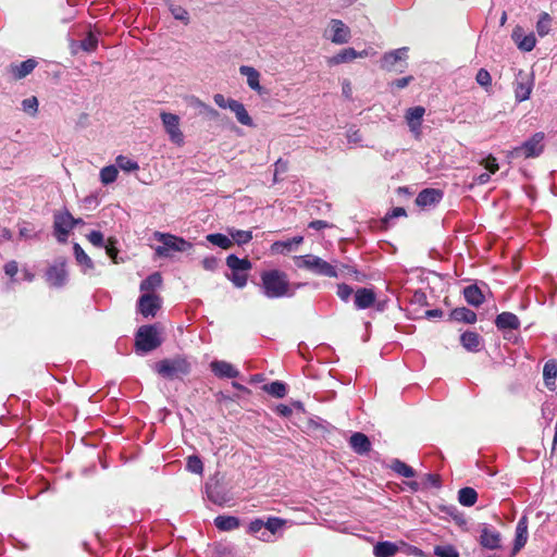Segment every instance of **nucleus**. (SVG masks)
<instances>
[{"label":"nucleus","mask_w":557,"mask_h":557,"mask_svg":"<svg viewBox=\"0 0 557 557\" xmlns=\"http://www.w3.org/2000/svg\"><path fill=\"white\" fill-rule=\"evenodd\" d=\"M332 36L331 41L336 45H343L350 39V29L343 21L333 18L330 22Z\"/></svg>","instance_id":"obj_16"},{"label":"nucleus","mask_w":557,"mask_h":557,"mask_svg":"<svg viewBox=\"0 0 557 557\" xmlns=\"http://www.w3.org/2000/svg\"><path fill=\"white\" fill-rule=\"evenodd\" d=\"M463 297L466 301L473 307H480L485 300L482 290L476 284L466 286L463 288Z\"/></svg>","instance_id":"obj_27"},{"label":"nucleus","mask_w":557,"mask_h":557,"mask_svg":"<svg viewBox=\"0 0 557 557\" xmlns=\"http://www.w3.org/2000/svg\"><path fill=\"white\" fill-rule=\"evenodd\" d=\"M74 256L79 264L85 265L88 269H94V262L90 257L84 251L79 244L75 243L73 246Z\"/></svg>","instance_id":"obj_40"},{"label":"nucleus","mask_w":557,"mask_h":557,"mask_svg":"<svg viewBox=\"0 0 557 557\" xmlns=\"http://www.w3.org/2000/svg\"><path fill=\"white\" fill-rule=\"evenodd\" d=\"M276 412L282 416V417H289L292 416L293 413V410L289 406L287 405H284V404H280L277 407H276Z\"/></svg>","instance_id":"obj_61"},{"label":"nucleus","mask_w":557,"mask_h":557,"mask_svg":"<svg viewBox=\"0 0 557 557\" xmlns=\"http://www.w3.org/2000/svg\"><path fill=\"white\" fill-rule=\"evenodd\" d=\"M495 325L498 330H518L520 320L515 313L505 311L496 317Z\"/></svg>","instance_id":"obj_26"},{"label":"nucleus","mask_w":557,"mask_h":557,"mask_svg":"<svg viewBox=\"0 0 557 557\" xmlns=\"http://www.w3.org/2000/svg\"><path fill=\"white\" fill-rule=\"evenodd\" d=\"M106 248L107 255L113 260L116 258L119 250L115 247V240L109 238L108 244L103 246Z\"/></svg>","instance_id":"obj_58"},{"label":"nucleus","mask_w":557,"mask_h":557,"mask_svg":"<svg viewBox=\"0 0 557 557\" xmlns=\"http://www.w3.org/2000/svg\"><path fill=\"white\" fill-rule=\"evenodd\" d=\"M376 301V294L372 288L361 287L355 292V307L358 310L371 308Z\"/></svg>","instance_id":"obj_17"},{"label":"nucleus","mask_w":557,"mask_h":557,"mask_svg":"<svg viewBox=\"0 0 557 557\" xmlns=\"http://www.w3.org/2000/svg\"><path fill=\"white\" fill-rule=\"evenodd\" d=\"M162 284V276L159 272H154L147 276L144 281L140 283V290L141 292H149L153 290L154 288L161 286Z\"/></svg>","instance_id":"obj_38"},{"label":"nucleus","mask_w":557,"mask_h":557,"mask_svg":"<svg viewBox=\"0 0 557 557\" xmlns=\"http://www.w3.org/2000/svg\"><path fill=\"white\" fill-rule=\"evenodd\" d=\"M406 215H407V212H406L405 208L396 207V208H393V210L387 214V218L394 219V218L406 216Z\"/></svg>","instance_id":"obj_62"},{"label":"nucleus","mask_w":557,"mask_h":557,"mask_svg":"<svg viewBox=\"0 0 557 557\" xmlns=\"http://www.w3.org/2000/svg\"><path fill=\"white\" fill-rule=\"evenodd\" d=\"M309 227L313 228V230H317V231H320V230L329 227V223L326 221H323V220H314V221H311L309 223Z\"/></svg>","instance_id":"obj_63"},{"label":"nucleus","mask_w":557,"mask_h":557,"mask_svg":"<svg viewBox=\"0 0 557 557\" xmlns=\"http://www.w3.org/2000/svg\"><path fill=\"white\" fill-rule=\"evenodd\" d=\"M398 546L393 542H379L373 547V554L375 557H393L397 554Z\"/></svg>","instance_id":"obj_34"},{"label":"nucleus","mask_w":557,"mask_h":557,"mask_svg":"<svg viewBox=\"0 0 557 557\" xmlns=\"http://www.w3.org/2000/svg\"><path fill=\"white\" fill-rule=\"evenodd\" d=\"M389 468L397 474L405 476V478H412L414 476L416 472L412 469V467L408 466L404 461L399 459H394L391 462Z\"/></svg>","instance_id":"obj_37"},{"label":"nucleus","mask_w":557,"mask_h":557,"mask_svg":"<svg viewBox=\"0 0 557 557\" xmlns=\"http://www.w3.org/2000/svg\"><path fill=\"white\" fill-rule=\"evenodd\" d=\"M532 77L529 74L524 73L523 71H519L515 82L516 99L519 102L528 100L532 91Z\"/></svg>","instance_id":"obj_13"},{"label":"nucleus","mask_w":557,"mask_h":557,"mask_svg":"<svg viewBox=\"0 0 557 557\" xmlns=\"http://www.w3.org/2000/svg\"><path fill=\"white\" fill-rule=\"evenodd\" d=\"M37 64L38 62L35 59H27L21 63H12L9 66V72L15 81H20L30 74Z\"/></svg>","instance_id":"obj_20"},{"label":"nucleus","mask_w":557,"mask_h":557,"mask_svg":"<svg viewBox=\"0 0 557 557\" xmlns=\"http://www.w3.org/2000/svg\"><path fill=\"white\" fill-rule=\"evenodd\" d=\"M556 377H557V361L548 360L543 368V379L545 386L553 391L556 386Z\"/></svg>","instance_id":"obj_31"},{"label":"nucleus","mask_w":557,"mask_h":557,"mask_svg":"<svg viewBox=\"0 0 557 557\" xmlns=\"http://www.w3.org/2000/svg\"><path fill=\"white\" fill-rule=\"evenodd\" d=\"M160 308L161 298L157 294L146 293L138 299L137 309L145 318L154 317Z\"/></svg>","instance_id":"obj_11"},{"label":"nucleus","mask_w":557,"mask_h":557,"mask_svg":"<svg viewBox=\"0 0 557 557\" xmlns=\"http://www.w3.org/2000/svg\"><path fill=\"white\" fill-rule=\"evenodd\" d=\"M354 293V289L345 284V283H341L337 285V292H336V295L343 300V301H348L350 296L352 295Z\"/></svg>","instance_id":"obj_53"},{"label":"nucleus","mask_w":557,"mask_h":557,"mask_svg":"<svg viewBox=\"0 0 557 557\" xmlns=\"http://www.w3.org/2000/svg\"><path fill=\"white\" fill-rule=\"evenodd\" d=\"M162 344V339L156 325H141L135 335V347L138 352H149Z\"/></svg>","instance_id":"obj_4"},{"label":"nucleus","mask_w":557,"mask_h":557,"mask_svg":"<svg viewBox=\"0 0 557 557\" xmlns=\"http://www.w3.org/2000/svg\"><path fill=\"white\" fill-rule=\"evenodd\" d=\"M368 55V51H356L354 48H345L341 50L337 54L333 55L329 59L330 65H337L346 62H350L357 58H364Z\"/></svg>","instance_id":"obj_21"},{"label":"nucleus","mask_w":557,"mask_h":557,"mask_svg":"<svg viewBox=\"0 0 557 557\" xmlns=\"http://www.w3.org/2000/svg\"><path fill=\"white\" fill-rule=\"evenodd\" d=\"M169 10L171 11L175 20L182 21L185 25L189 23V14L185 8L174 3H170Z\"/></svg>","instance_id":"obj_43"},{"label":"nucleus","mask_w":557,"mask_h":557,"mask_svg":"<svg viewBox=\"0 0 557 557\" xmlns=\"http://www.w3.org/2000/svg\"><path fill=\"white\" fill-rule=\"evenodd\" d=\"M230 235L232 236V240L238 245L247 244L252 239L251 231L231 230Z\"/></svg>","instance_id":"obj_44"},{"label":"nucleus","mask_w":557,"mask_h":557,"mask_svg":"<svg viewBox=\"0 0 557 557\" xmlns=\"http://www.w3.org/2000/svg\"><path fill=\"white\" fill-rule=\"evenodd\" d=\"M263 391L276 398H283L287 393L286 384L281 381L263 385Z\"/></svg>","instance_id":"obj_36"},{"label":"nucleus","mask_w":557,"mask_h":557,"mask_svg":"<svg viewBox=\"0 0 557 557\" xmlns=\"http://www.w3.org/2000/svg\"><path fill=\"white\" fill-rule=\"evenodd\" d=\"M3 270H4V273L10 276L11 278H13L17 272H18V265H17V262L14 261V260H11L9 262H7L3 267Z\"/></svg>","instance_id":"obj_55"},{"label":"nucleus","mask_w":557,"mask_h":557,"mask_svg":"<svg viewBox=\"0 0 557 557\" xmlns=\"http://www.w3.org/2000/svg\"><path fill=\"white\" fill-rule=\"evenodd\" d=\"M475 81L476 83L484 87L485 89L490 88L491 85H492V77H491V74L487 70L485 69H480L476 73V76H475Z\"/></svg>","instance_id":"obj_50"},{"label":"nucleus","mask_w":557,"mask_h":557,"mask_svg":"<svg viewBox=\"0 0 557 557\" xmlns=\"http://www.w3.org/2000/svg\"><path fill=\"white\" fill-rule=\"evenodd\" d=\"M424 482L429 486H433V487H436V488L441 487V476H440V474L428 473L424 476Z\"/></svg>","instance_id":"obj_56"},{"label":"nucleus","mask_w":557,"mask_h":557,"mask_svg":"<svg viewBox=\"0 0 557 557\" xmlns=\"http://www.w3.org/2000/svg\"><path fill=\"white\" fill-rule=\"evenodd\" d=\"M444 193L436 188H424L422 189L414 202L418 207L424 209L437 205L443 199Z\"/></svg>","instance_id":"obj_15"},{"label":"nucleus","mask_w":557,"mask_h":557,"mask_svg":"<svg viewBox=\"0 0 557 557\" xmlns=\"http://www.w3.org/2000/svg\"><path fill=\"white\" fill-rule=\"evenodd\" d=\"M349 445L351 449L360 456L369 454L372 447L369 437L361 432H355L351 434L349 437Z\"/></svg>","instance_id":"obj_18"},{"label":"nucleus","mask_w":557,"mask_h":557,"mask_svg":"<svg viewBox=\"0 0 557 557\" xmlns=\"http://www.w3.org/2000/svg\"><path fill=\"white\" fill-rule=\"evenodd\" d=\"M552 17L548 13L543 12L536 23V32L541 37L546 36L550 30Z\"/></svg>","instance_id":"obj_41"},{"label":"nucleus","mask_w":557,"mask_h":557,"mask_svg":"<svg viewBox=\"0 0 557 557\" xmlns=\"http://www.w3.org/2000/svg\"><path fill=\"white\" fill-rule=\"evenodd\" d=\"M115 161H116V165L125 172H132V171H136L139 169V165L136 161L129 159L128 157L122 156V154L116 157Z\"/></svg>","instance_id":"obj_45"},{"label":"nucleus","mask_w":557,"mask_h":557,"mask_svg":"<svg viewBox=\"0 0 557 557\" xmlns=\"http://www.w3.org/2000/svg\"><path fill=\"white\" fill-rule=\"evenodd\" d=\"M201 263L203 269L214 271L218 268L219 261L215 257H206Z\"/></svg>","instance_id":"obj_57"},{"label":"nucleus","mask_w":557,"mask_h":557,"mask_svg":"<svg viewBox=\"0 0 557 557\" xmlns=\"http://www.w3.org/2000/svg\"><path fill=\"white\" fill-rule=\"evenodd\" d=\"M210 369L215 376L220 379H235L239 375V371L233 364L223 360H214L210 363Z\"/></svg>","instance_id":"obj_19"},{"label":"nucleus","mask_w":557,"mask_h":557,"mask_svg":"<svg viewBox=\"0 0 557 557\" xmlns=\"http://www.w3.org/2000/svg\"><path fill=\"white\" fill-rule=\"evenodd\" d=\"M407 58V48H400L386 52L381 60V67L385 71L403 72L406 67L405 60Z\"/></svg>","instance_id":"obj_10"},{"label":"nucleus","mask_w":557,"mask_h":557,"mask_svg":"<svg viewBox=\"0 0 557 557\" xmlns=\"http://www.w3.org/2000/svg\"><path fill=\"white\" fill-rule=\"evenodd\" d=\"M411 81H413V76H406L392 82L391 85L398 89H403L407 87Z\"/></svg>","instance_id":"obj_59"},{"label":"nucleus","mask_w":557,"mask_h":557,"mask_svg":"<svg viewBox=\"0 0 557 557\" xmlns=\"http://www.w3.org/2000/svg\"><path fill=\"white\" fill-rule=\"evenodd\" d=\"M460 343L465 349L471 352H478L482 348V337L473 331H466L460 335Z\"/></svg>","instance_id":"obj_23"},{"label":"nucleus","mask_w":557,"mask_h":557,"mask_svg":"<svg viewBox=\"0 0 557 557\" xmlns=\"http://www.w3.org/2000/svg\"><path fill=\"white\" fill-rule=\"evenodd\" d=\"M156 372L166 380H180L191 372V363L185 356H174L160 360L154 366Z\"/></svg>","instance_id":"obj_2"},{"label":"nucleus","mask_w":557,"mask_h":557,"mask_svg":"<svg viewBox=\"0 0 557 557\" xmlns=\"http://www.w3.org/2000/svg\"><path fill=\"white\" fill-rule=\"evenodd\" d=\"M284 524L285 520L277 517H270L268 521L264 522V528H267L272 534H274Z\"/></svg>","instance_id":"obj_51"},{"label":"nucleus","mask_w":557,"mask_h":557,"mask_svg":"<svg viewBox=\"0 0 557 557\" xmlns=\"http://www.w3.org/2000/svg\"><path fill=\"white\" fill-rule=\"evenodd\" d=\"M46 282L52 287H62L67 277L65 261L57 262L50 265L46 271Z\"/></svg>","instance_id":"obj_12"},{"label":"nucleus","mask_w":557,"mask_h":557,"mask_svg":"<svg viewBox=\"0 0 557 557\" xmlns=\"http://www.w3.org/2000/svg\"><path fill=\"white\" fill-rule=\"evenodd\" d=\"M545 134L537 132L533 134L529 139L523 141L520 146L515 147L508 152V157L512 159L524 158L533 159L539 158L545 149Z\"/></svg>","instance_id":"obj_3"},{"label":"nucleus","mask_w":557,"mask_h":557,"mask_svg":"<svg viewBox=\"0 0 557 557\" xmlns=\"http://www.w3.org/2000/svg\"><path fill=\"white\" fill-rule=\"evenodd\" d=\"M481 165H483L492 174L496 173L499 169L497 159L492 154H488L485 159H483L481 161Z\"/></svg>","instance_id":"obj_52"},{"label":"nucleus","mask_w":557,"mask_h":557,"mask_svg":"<svg viewBox=\"0 0 557 557\" xmlns=\"http://www.w3.org/2000/svg\"><path fill=\"white\" fill-rule=\"evenodd\" d=\"M302 242V236H295L288 240H277L271 245V251L273 253H287L292 250L294 245H300Z\"/></svg>","instance_id":"obj_32"},{"label":"nucleus","mask_w":557,"mask_h":557,"mask_svg":"<svg viewBox=\"0 0 557 557\" xmlns=\"http://www.w3.org/2000/svg\"><path fill=\"white\" fill-rule=\"evenodd\" d=\"M154 236L162 243V246L156 249L159 257H171V251H186L193 247L191 243L172 234L157 232Z\"/></svg>","instance_id":"obj_7"},{"label":"nucleus","mask_w":557,"mask_h":557,"mask_svg":"<svg viewBox=\"0 0 557 557\" xmlns=\"http://www.w3.org/2000/svg\"><path fill=\"white\" fill-rule=\"evenodd\" d=\"M207 240L214 246H218L222 249H230L233 246V240L228 238L226 235L221 233H214L207 235Z\"/></svg>","instance_id":"obj_39"},{"label":"nucleus","mask_w":557,"mask_h":557,"mask_svg":"<svg viewBox=\"0 0 557 557\" xmlns=\"http://www.w3.org/2000/svg\"><path fill=\"white\" fill-rule=\"evenodd\" d=\"M434 554L438 557H459V553L453 545H437L434 547Z\"/></svg>","instance_id":"obj_49"},{"label":"nucleus","mask_w":557,"mask_h":557,"mask_svg":"<svg viewBox=\"0 0 557 557\" xmlns=\"http://www.w3.org/2000/svg\"><path fill=\"white\" fill-rule=\"evenodd\" d=\"M263 294L270 298L292 297L287 274L281 270H267L260 275Z\"/></svg>","instance_id":"obj_1"},{"label":"nucleus","mask_w":557,"mask_h":557,"mask_svg":"<svg viewBox=\"0 0 557 557\" xmlns=\"http://www.w3.org/2000/svg\"><path fill=\"white\" fill-rule=\"evenodd\" d=\"M295 264L300 269H307L319 275L327 277L337 276V272L332 264L313 255L295 257Z\"/></svg>","instance_id":"obj_6"},{"label":"nucleus","mask_w":557,"mask_h":557,"mask_svg":"<svg viewBox=\"0 0 557 557\" xmlns=\"http://www.w3.org/2000/svg\"><path fill=\"white\" fill-rule=\"evenodd\" d=\"M500 533L488 528H483L480 535V544L487 549L500 547Z\"/></svg>","instance_id":"obj_24"},{"label":"nucleus","mask_w":557,"mask_h":557,"mask_svg":"<svg viewBox=\"0 0 557 557\" xmlns=\"http://www.w3.org/2000/svg\"><path fill=\"white\" fill-rule=\"evenodd\" d=\"M512 38L517 44L518 48L527 52L533 50L536 44V39L533 34L522 36L520 28L513 30Z\"/></svg>","instance_id":"obj_29"},{"label":"nucleus","mask_w":557,"mask_h":557,"mask_svg":"<svg viewBox=\"0 0 557 557\" xmlns=\"http://www.w3.org/2000/svg\"><path fill=\"white\" fill-rule=\"evenodd\" d=\"M38 104L37 97L32 96L22 101V109L27 114L35 116L38 112Z\"/></svg>","instance_id":"obj_47"},{"label":"nucleus","mask_w":557,"mask_h":557,"mask_svg":"<svg viewBox=\"0 0 557 557\" xmlns=\"http://www.w3.org/2000/svg\"><path fill=\"white\" fill-rule=\"evenodd\" d=\"M227 107L230 110H232L235 113L236 119L240 124H243L245 126L253 125V121H252L251 116L249 115L245 106L242 102H239L235 99H228Z\"/></svg>","instance_id":"obj_25"},{"label":"nucleus","mask_w":557,"mask_h":557,"mask_svg":"<svg viewBox=\"0 0 557 557\" xmlns=\"http://www.w3.org/2000/svg\"><path fill=\"white\" fill-rule=\"evenodd\" d=\"M214 525L220 531H233L240 525V521L237 517L234 516H218L214 519Z\"/></svg>","instance_id":"obj_33"},{"label":"nucleus","mask_w":557,"mask_h":557,"mask_svg":"<svg viewBox=\"0 0 557 557\" xmlns=\"http://www.w3.org/2000/svg\"><path fill=\"white\" fill-rule=\"evenodd\" d=\"M75 218L69 212H58L53 216V230L57 239L65 243L70 232L74 228Z\"/></svg>","instance_id":"obj_9"},{"label":"nucleus","mask_w":557,"mask_h":557,"mask_svg":"<svg viewBox=\"0 0 557 557\" xmlns=\"http://www.w3.org/2000/svg\"><path fill=\"white\" fill-rule=\"evenodd\" d=\"M528 541V518L522 516L516 527V539L513 543L512 553L517 554L524 547Z\"/></svg>","instance_id":"obj_22"},{"label":"nucleus","mask_w":557,"mask_h":557,"mask_svg":"<svg viewBox=\"0 0 557 557\" xmlns=\"http://www.w3.org/2000/svg\"><path fill=\"white\" fill-rule=\"evenodd\" d=\"M98 47V38L92 33H88V35L81 41V48L86 52H92Z\"/></svg>","instance_id":"obj_48"},{"label":"nucleus","mask_w":557,"mask_h":557,"mask_svg":"<svg viewBox=\"0 0 557 557\" xmlns=\"http://www.w3.org/2000/svg\"><path fill=\"white\" fill-rule=\"evenodd\" d=\"M449 320L473 324L476 322V313L466 307H458L451 310Z\"/></svg>","instance_id":"obj_28"},{"label":"nucleus","mask_w":557,"mask_h":557,"mask_svg":"<svg viewBox=\"0 0 557 557\" xmlns=\"http://www.w3.org/2000/svg\"><path fill=\"white\" fill-rule=\"evenodd\" d=\"M117 174V169L114 165H108L102 168L100 171L101 183L108 185L115 182Z\"/></svg>","instance_id":"obj_42"},{"label":"nucleus","mask_w":557,"mask_h":557,"mask_svg":"<svg viewBox=\"0 0 557 557\" xmlns=\"http://www.w3.org/2000/svg\"><path fill=\"white\" fill-rule=\"evenodd\" d=\"M213 100L216 103V106H219L220 108H223V109L228 108L227 107L228 99H225V97L223 95H221V94L214 95Z\"/></svg>","instance_id":"obj_64"},{"label":"nucleus","mask_w":557,"mask_h":557,"mask_svg":"<svg viewBox=\"0 0 557 557\" xmlns=\"http://www.w3.org/2000/svg\"><path fill=\"white\" fill-rule=\"evenodd\" d=\"M239 72L242 75L247 77L248 86L258 92L262 90L260 86V73L252 66L242 65L239 67Z\"/></svg>","instance_id":"obj_30"},{"label":"nucleus","mask_w":557,"mask_h":557,"mask_svg":"<svg viewBox=\"0 0 557 557\" xmlns=\"http://www.w3.org/2000/svg\"><path fill=\"white\" fill-rule=\"evenodd\" d=\"M186 469L191 473L202 474L203 463L198 456L191 455L187 458Z\"/></svg>","instance_id":"obj_46"},{"label":"nucleus","mask_w":557,"mask_h":557,"mask_svg":"<svg viewBox=\"0 0 557 557\" xmlns=\"http://www.w3.org/2000/svg\"><path fill=\"white\" fill-rule=\"evenodd\" d=\"M425 114V108L417 106L409 108L405 113L406 123L411 133L418 138L421 135L422 120Z\"/></svg>","instance_id":"obj_14"},{"label":"nucleus","mask_w":557,"mask_h":557,"mask_svg":"<svg viewBox=\"0 0 557 557\" xmlns=\"http://www.w3.org/2000/svg\"><path fill=\"white\" fill-rule=\"evenodd\" d=\"M478 500V493L472 487H462L458 492V502L466 507L473 506Z\"/></svg>","instance_id":"obj_35"},{"label":"nucleus","mask_w":557,"mask_h":557,"mask_svg":"<svg viewBox=\"0 0 557 557\" xmlns=\"http://www.w3.org/2000/svg\"><path fill=\"white\" fill-rule=\"evenodd\" d=\"M160 119L165 128L170 140L176 146L181 147L184 145V134L180 128V117L176 114L169 112H161Z\"/></svg>","instance_id":"obj_8"},{"label":"nucleus","mask_w":557,"mask_h":557,"mask_svg":"<svg viewBox=\"0 0 557 557\" xmlns=\"http://www.w3.org/2000/svg\"><path fill=\"white\" fill-rule=\"evenodd\" d=\"M262 528H264V522L261 519H256L249 524V531L251 533H258Z\"/></svg>","instance_id":"obj_60"},{"label":"nucleus","mask_w":557,"mask_h":557,"mask_svg":"<svg viewBox=\"0 0 557 557\" xmlns=\"http://www.w3.org/2000/svg\"><path fill=\"white\" fill-rule=\"evenodd\" d=\"M226 265L231 269L232 274L227 278L237 287L243 288L248 281L247 272L251 270L252 264L248 258H238L236 255L226 257Z\"/></svg>","instance_id":"obj_5"},{"label":"nucleus","mask_w":557,"mask_h":557,"mask_svg":"<svg viewBox=\"0 0 557 557\" xmlns=\"http://www.w3.org/2000/svg\"><path fill=\"white\" fill-rule=\"evenodd\" d=\"M88 240L96 247H103L104 246V237L103 234L100 231H91L87 235Z\"/></svg>","instance_id":"obj_54"}]
</instances>
